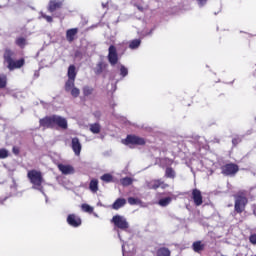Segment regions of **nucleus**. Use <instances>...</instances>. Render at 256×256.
Wrapping results in <instances>:
<instances>
[{
	"label": "nucleus",
	"mask_w": 256,
	"mask_h": 256,
	"mask_svg": "<svg viewBox=\"0 0 256 256\" xmlns=\"http://www.w3.org/2000/svg\"><path fill=\"white\" fill-rule=\"evenodd\" d=\"M40 127H44V129H49L51 127H55L54 116L45 117L40 119Z\"/></svg>",
	"instance_id": "nucleus-10"
},
{
	"label": "nucleus",
	"mask_w": 256,
	"mask_h": 256,
	"mask_svg": "<svg viewBox=\"0 0 256 256\" xmlns=\"http://www.w3.org/2000/svg\"><path fill=\"white\" fill-rule=\"evenodd\" d=\"M54 125H58L61 129H67V119L54 115Z\"/></svg>",
	"instance_id": "nucleus-16"
},
{
	"label": "nucleus",
	"mask_w": 256,
	"mask_h": 256,
	"mask_svg": "<svg viewBox=\"0 0 256 256\" xmlns=\"http://www.w3.org/2000/svg\"><path fill=\"white\" fill-rule=\"evenodd\" d=\"M79 33V28H70L66 31V40L68 43H73L77 39Z\"/></svg>",
	"instance_id": "nucleus-11"
},
{
	"label": "nucleus",
	"mask_w": 256,
	"mask_h": 256,
	"mask_svg": "<svg viewBox=\"0 0 256 256\" xmlns=\"http://www.w3.org/2000/svg\"><path fill=\"white\" fill-rule=\"evenodd\" d=\"M250 243L253 245H256V234H253L250 236Z\"/></svg>",
	"instance_id": "nucleus-39"
},
{
	"label": "nucleus",
	"mask_w": 256,
	"mask_h": 256,
	"mask_svg": "<svg viewBox=\"0 0 256 256\" xmlns=\"http://www.w3.org/2000/svg\"><path fill=\"white\" fill-rule=\"evenodd\" d=\"M238 172H239V166L233 163L226 164L222 167L223 175L233 177V175L237 174Z\"/></svg>",
	"instance_id": "nucleus-7"
},
{
	"label": "nucleus",
	"mask_w": 256,
	"mask_h": 256,
	"mask_svg": "<svg viewBox=\"0 0 256 256\" xmlns=\"http://www.w3.org/2000/svg\"><path fill=\"white\" fill-rule=\"evenodd\" d=\"M171 201H173L171 197L162 198L159 200L158 205H160V207H167V205L171 204Z\"/></svg>",
	"instance_id": "nucleus-25"
},
{
	"label": "nucleus",
	"mask_w": 256,
	"mask_h": 256,
	"mask_svg": "<svg viewBox=\"0 0 256 256\" xmlns=\"http://www.w3.org/2000/svg\"><path fill=\"white\" fill-rule=\"evenodd\" d=\"M71 148L72 151H74V155H76V157H79V155H81V149H83V146L81 145V141H79V138H72Z\"/></svg>",
	"instance_id": "nucleus-8"
},
{
	"label": "nucleus",
	"mask_w": 256,
	"mask_h": 256,
	"mask_svg": "<svg viewBox=\"0 0 256 256\" xmlns=\"http://www.w3.org/2000/svg\"><path fill=\"white\" fill-rule=\"evenodd\" d=\"M67 76V81H72V83H75V78L77 77V68L73 65L69 66Z\"/></svg>",
	"instance_id": "nucleus-17"
},
{
	"label": "nucleus",
	"mask_w": 256,
	"mask_h": 256,
	"mask_svg": "<svg viewBox=\"0 0 256 256\" xmlns=\"http://www.w3.org/2000/svg\"><path fill=\"white\" fill-rule=\"evenodd\" d=\"M165 175L169 179H175V170H173L171 167H168L166 168Z\"/></svg>",
	"instance_id": "nucleus-27"
},
{
	"label": "nucleus",
	"mask_w": 256,
	"mask_h": 256,
	"mask_svg": "<svg viewBox=\"0 0 256 256\" xmlns=\"http://www.w3.org/2000/svg\"><path fill=\"white\" fill-rule=\"evenodd\" d=\"M192 249H193V251H195V253H201V251H203V249H205V245H203V243H201V241H196L193 243Z\"/></svg>",
	"instance_id": "nucleus-19"
},
{
	"label": "nucleus",
	"mask_w": 256,
	"mask_h": 256,
	"mask_svg": "<svg viewBox=\"0 0 256 256\" xmlns=\"http://www.w3.org/2000/svg\"><path fill=\"white\" fill-rule=\"evenodd\" d=\"M197 2L200 5V7H203V5L207 4V0H197Z\"/></svg>",
	"instance_id": "nucleus-40"
},
{
	"label": "nucleus",
	"mask_w": 256,
	"mask_h": 256,
	"mask_svg": "<svg viewBox=\"0 0 256 256\" xmlns=\"http://www.w3.org/2000/svg\"><path fill=\"white\" fill-rule=\"evenodd\" d=\"M15 44L20 47V49H25V45H27V39L24 37H18L15 40Z\"/></svg>",
	"instance_id": "nucleus-22"
},
{
	"label": "nucleus",
	"mask_w": 256,
	"mask_h": 256,
	"mask_svg": "<svg viewBox=\"0 0 256 256\" xmlns=\"http://www.w3.org/2000/svg\"><path fill=\"white\" fill-rule=\"evenodd\" d=\"M128 73H129V70L125 66H121L120 75H122V77H127Z\"/></svg>",
	"instance_id": "nucleus-33"
},
{
	"label": "nucleus",
	"mask_w": 256,
	"mask_h": 256,
	"mask_svg": "<svg viewBox=\"0 0 256 256\" xmlns=\"http://www.w3.org/2000/svg\"><path fill=\"white\" fill-rule=\"evenodd\" d=\"M16 187H17V184L14 183V188H16Z\"/></svg>",
	"instance_id": "nucleus-47"
},
{
	"label": "nucleus",
	"mask_w": 256,
	"mask_h": 256,
	"mask_svg": "<svg viewBox=\"0 0 256 256\" xmlns=\"http://www.w3.org/2000/svg\"><path fill=\"white\" fill-rule=\"evenodd\" d=\"M123 255L125 256V245H122Z\"/></svg>",
	"instance_id": "nucleus-43"
},
{
	"label": "nucleus",
	"mask_w": 256,
	"mask_h": 256,
	"mask_svg": "<svg viewBox=\"0 0 256 256\" xmlns=\"http://www.w3.org/2000/svg\"><path fill=\"white\" fill-rule=\"evenodd\" d=\"M120 183L123 185V187H129V185L133 183V179L130 177H125L120 180Z\"/></svg>",
	"instance_id": "nucleus-28"
},
{
	"label": "nucleus",
	"mask_w": 256,
	"mask_h": 256,
	"mask_svg": "<svg viewBox=\"0 0 256 256\" xmlns=\"http://www.w3.org/2000/svg\"><path fill=\"white\" fill-rule=\"evenodd\" d=\"M64 89L66 93H70V95H72L75 99L81 95V90L75 87V82L73 81H66Z\"/></svg>",
	"instance_id": "nucleus-3"
},
{
	"label": "nucleus",
	"mask_w": 256,
	"mask_h": 256,
	"mask_svg": "<svg viewBox=\"0 0 256 256\" xmlns=\"http://www.w3.org/2000/svg\"><path fill=\"white\" fill-rule=\"evenodd\" d=\"M0 159H1V150H0Z\"/></svg>",
	"instance_id": "nucleus-49"
},
{
	"label": "nucleus",
	"mask_w": 256,
	"mask_h": 256,
	"mask_svg": "<svg viewBox=\"0 0 256 256\" xmlns=\"http://www.w3.org/2000/svg\"><path fill=\"white\" fill-rule=\"evenodd\" d=\"M58 169L63 175H73V173H75V169H73L71 165L59 164Z\"/></svg>",
	"instance_id": "nucleus-15"
},
{
	"label": "nucleus",
	"mask_w": 256,
	"mask_h": 256,
	"mask_svg": "<svg viewBox=\"0 0 256 256\" xmlns=\"http://www.w3.org/2000/svg\"><path fill=\"white\" fill-rule=\"evenodd\" d=\"M192 199L197 207L203 205V195H201L199 189H194L192 191Z\"/></svg>",
	"instance_id": "nucleus-13"
},
{
	"label": "nucleus",
	"mask_w": 256,
	"mask_h": 256,
	"mask_svg": "<svg viewBox=\"0 0 256 256\" xmlns=\"http://www.w3.org/2000/svg\"><path fill=\"white\" fill-rule=\"evenodd\" d=\"M141 47V39H134L129 42V49H139Z\"/></svg>",
	"instance_id": "nucleus-23"
},
{
	"label": "nucleus",
	"mask_w": 256,
	"mask_h": 256,
	"mask_svg": "<svg viewBox=\"0 0 256 256\" xmlns=\"http://www.w3.org/2000/svg\"><path fill=\"white\" fill-rule=\"evenodd\" d=\"M232 143H233V145H236L237 139H233V140H232Z\"/></svg>",
	"instance_id": "nucleus-44"
},
{
	"label": "nucleus",
	"mask_w": 256,
	"mask_h": 256,
	"mask_svg": "<svg viewBox=\"0 0 256 256\" xmlns=\"http://www.w3.org/2000/svg\"><path fill=\"white\" fill-rule=\"evenodd\" d=\"M128 203L129 205H141L143 202L140 199L129 197Z\"/></svg>",
	"instance_id": "nucleus-31"
},
{
	"label": "nucleus",
	"mask_w": 256,
	"mask_h": 256,
	"mask_svg": "<svg viewBox=\"0 0 256 256\" xmlns=\"http://www.w3.org/2000/svg\"><path fill=\"white\" fill-rule=\"evenodd\" d=\"M4 60L8 65H15V53L11 49L4 52Z\"/></svg>",
	"instance_id": "nucleus-12"
},
{
	"label": "nucleus",
	"mask_w": 256,
	"mask_h": 256,
	"mask_svg": "<svg viewBox=\"0 0 256 256\" xmlns=\"http://www.w3.org/2000/svg\"><path fill=\"white\" fill-rule=\"evenodd\" d=\"M93 87L91 86H84L83 87V95L84 97H89V95H93Z\"/></svg>",
	"instance_id": "nucleus-26"
},
{
	"label": "nucleus",
	"mask_w": 256,
	"mask_h": 256,
	"mask_svg": "<svg viewBox=\"0 0 256 256\" xmlns=\"http://www.w3.org/2000/svg\"><path fill=\"white\" fill-rule=\"evenodd\" d=\"M12 151H13L14 155H17L19 153V148L13 147Z\"/></svg>",
	"instance_id": "nucleus-42"
},
{
	"label": "nucleus",
	"mask_w": 256,
	"mask_h": 256,
	"mask_svg": "<svg viewBox=\"0 0 256 256\" xmlns=\"http://www.w3.org/2000/svg\"><path fill=\"white\" fill-rule=\"evenodd\" d=\"M28 179L30 180V183H32V189H37L41 193H43V186L41 184L43 183V175H41V172L37 170H32L28 172Z\"/></svg>",
	"instance_id": "nucleus-1"
},
{
	"label": "nucleus",
	"mask_w": 256,
	"mask_h": 256,
	"mask_svg": "<svg viewBox=\"0 0 256 256\" xmlns=\"http://www.w3.org/2000/svg\"><path fill=\"white\" fill-rule=\"evenodd\" d=\"M89 189L92 191V193H97V191H99V181L97 179L91 180Z\"/></svg>",
	"instance_id": "nucleus-21"
},
{
	"label": "nucleus",
	"mask_w": 256,
	"mask_h": 256,
	"mask_svg": "<svg viewBox=\"0 0 256 256\" xmlns=\"http://www.w3.org/2000/svg\"><path fill=\"white\" fill-rule=\"evenodd\" d=\"M118 237H121V234L118 233Z\"/></svg>",
	"instance_id": "nucleus-48"
},
{
	"label": "nucleus",
	"mask_w": 256,
	"mask_h": 256,
	"mask_svg": "<svg viewBox=\"0 0 256 256\" xmlns=\"http://www.w3.org/2000/svg\"><path fill=\"white\" fill-rule=\"evenodd\" d=\"M111 223H113L118 229H121V231H127V229H129V222L125 216L115 215L113 216Z\"/></svg>",
	"instance_id": "nucleus-2"
},
{
	"label": "nucleus",
	"mask_w": 256,
	"mask_h": 256,
	"mask_svg": "<svg viewBox=\"0 0 256 256\" xmlns=\"http://www.w3.org/2000/svg\"><path fill=\"white\" fill-rule=\"evenodd\" d=\"M67 223L70 224L71 227H79L81 225V218L75 214H70L67 218Z\"/></svg>",
	"instance_id": "nucleus-14"
},
{
	"label": "nucleus",
	"mask_w": 256,
	"mask_h": 256,
	"mask_svg": "<svg viewBox=\"0 0 256 256\" xmlns=\"http://www.w3.org/2000/svg\"><path fill=\"white\" fill-rule=\"evenodd\" d=\"M108 61L110 65H117L119 61V54L115 45H110L108 48Z\"/></svg>",
	"instance_id": "nucleus-4"
},
{
	"label": "nucleus",
	"mask_w": 256,
	"mask_h": 256,
	"mask_svg": "<svg viewBox=\"0 0 256 256\" xmlns=\"http://www.w3.org/2000/svg\"><path fill=\"white\" fill-rule=\"evenodd\" d=\"M163 182L161 180H154L152 182H146L148 189H159Z\"/></svg>",
	"instance_id": "nucleus-20"
},
{
	"label": "nucleus",
	"mask_w": 256,
	"mask_h": 256,
	"mask_svg": "<svg viewBox=\"0 0 256 256\" xmlns=\"http://www.w3.org/2000/svg\"><path fill=\"white\" fill-rule=\"evenodd\" d=\"M124 145H145V140L139 136L129 135L125 140H122Z\"/></svg>",
	"instance_id": "nucleus-5"
},
{
	"label": "nucleus",
	"mask_w": 256,
	"mask_h": 256,
	"mask_svg": "<svg viewBox=\"0 0 256 256\" xmlns=\"http://www.w3.org/2000/svg\"><path fill=\"white\" fill-rule=\"evenodd\" d=\"M42 18L47 21V23H53V17L42 14Z\"/></svg>",
	"instance_id": "nucleus-35"
},
{
	"label": "nucleus",
	"mask_w": 256,
	"mask_h": 256,
	"mask_svg": "<svg viewBox=\"0 0 256 256\" xmlns=\"http://www.w3.org/2000/svg\"><path fill=\"white\" fill-rule=\"evenodd\" d=\"M82 209L85 211V213H93V207L88 204H83Z\"/></svg>",
	"instance_id": "nucleus-32"
},
{
	"label": "nucleus",
	"mask_w": 256,
	"mask_h": 256,
	"mask_svg": "<svg viewBox=\"0 0 256 256\" xmlns=\"http://www.w3.org/2000/svg\"><path fill=\"white\" fill-rule=\"evenodd\" d=\"M9 71H13L14 69H21V65H8Z\"/></svg>",
	"instance_id": "nucleus-37"
},
{
	"label": "nucleus",
	"mask_w": 256,
	"mask_h": 256,
	"mask_svg": "<svg viewBox=\"0 0 256 256\" xmlns=\"http://www.w3.org/2000/svg\"><path fill=\"white\" fill-rule=\"evenodd\" d=\"M103 71V66H97L96 73H101Z\"/></svg>",
	"instance_id": "nucleus-41"
},
{
	"label": "nucleus",
	"mask_w": 256,
	"mask_h": 256,
	"mask_svg": "<svg viewBox=\"0 0 256 256\" xmlns=\"http://www.w3.org/2000/svg\"><path fill=\"white\" fill-rule=\"evenodd\" d=\"M158 256H171V251L167 248H160L158 250Z\"/></svg>",
	"instance_id": "nucleus-30"
},
{
	"label": "nucleus",
	"mask_w": 256,
	"mask_h": 256,
	"mask_svg": "<svg viewBox=\"0 0 256 256\" xmlns=\"http://www.w3.org/2000/svg\"><path fill=\"white\" fill-rule=\"evenodd\" d=\"M127 205V200L124 198H118L113 204H112V209L115 211H119L122 207H125Z\"/></svg>",
	"instance_id": "nucleus-18"
},
{
	"label": "nucleus",
	"mask_w": 256,
	"mask_h": 256,
	"mask_svg": "<svg viewBox=\"0 0 256 256\" xmlns=\"http://www.w3.org/2000/svg\"><path fill=\"white\" fill-rule=\"evenodd\" d=\"M6 85H7V77L2 76L1 77V89L5 88Z\"/></svg>",
	"instance_id": "nucleus-36"
},
{
	"label": "nucleus",
	"mask_w": 256,
	"mask_h": 256,
	"mask_svg": "<svg viewBox=\"0 0 256 256\" xmlns=\"http://www.w3.org/2000/svg\"><path fill=\"white\" fill-rule=\"evenodd\" d=\"M101 180L104 181V183H112L113 175H111V174H104V175L101 176Z\"/></svg>",
	"instance_id": "nucleus-29"
},
{
	"label": "nucleus",
	"mask_w": 256,
	"mask_h": 256,
	"mask_svg": "<svg viewBox=\"0 0 256 256\" xmlns=\"http://www.w3.org/2000/svg\"><path fill=\"white\" fill-rule=\"evenodd\" d=\"M247 197L245 196H237L235 200V212L243 213L245 211V205H247Z\"/></svg>",
	"instance_id": "nucleus-6"
},
{
	"label": "nucleus",
	"mask_w": 256,
	"mask_h": 256,
	"mask_svg": "<svg viewBox=\"0 0 256 256\" xmlns=\"http://www.w3.org/2000/svg\"><path fill=\"white\" fill-rule=\"evenodd\" d=\"M9 157V151L7 149H1V159H7Z\"/></svg>",
	"instance_id": "nucleus-34"
},
{
	"label": "nucleus",
	"mask_w": 256,
	"mask_h": 256,
	"mask_svg": "<svg viewBox=\"0 0 256 256\" xmlns=\"http://www.w3.org/2000/svg\"><path fill=\"white\" fill-rule=\"evenodd\" d=\"M12 65H25V59L21 58V59L15 61V64H12Z\"/></svg>",
	"instance_id": "nucleus-38"
},
{
	"label": "nucleus",
	"mask_w": 256,
	"mask_h": 256,
	"mask_svg": "<svg viewBox=\"0 0 256 256\" xmlns=\"http://www.w3.org/2000/svg\"><path fill=\"white\" fill-rule=\"evenodd\" d=\"M89 127L91 133H94V135L101 133V125L99 123L90 124Z\"/></svg>",
	"instance_id": "nucleus-24"
},
{
	"label": "nucleus",
	"mask_w": 256,
	"mask_h": 256,
	"mask_svg": "<svg viewBox=\"0 0 256 256\" xmlns=\"http://www.w3.org/2000/svg\"><path fill=\"white\" fill-rule=\"evenodd\" d=\"M63 7V1L61 0H50L48 4L49 13H55L57 9H61Z\"/></svg>",
	"instance_id": "nucleus-9"
},
{
	"label": "nucleus",
	"mask_w": 256,
	"mask_h": 256,
	"mask_svg": "<svg viewBox=\"0 0 256 256\" xmlns=\"http://www.w3.org/2000/svg\"><path fill=\"white\" fill-rule=\"evenodd\" d=\"M35 76H36V77H39V74L35 73Z\"/></svg>",
	"instance_id": "nucleus-45"
},
{
	"label": "nucleus",
	"mask_w": 256,
	"mask_h": 256,
	"mask_svg": "<svg viewBox=\"0 0 256 256\" xmlns=\"http://www.w3.org/2000/svg\"><path fill=\"white\" fill-rule=\"evenodd\" d=\"M0 88H1V76H0Z\"/></svg>",
	"instance_id": "nucleus-46"
}]
</instances>
